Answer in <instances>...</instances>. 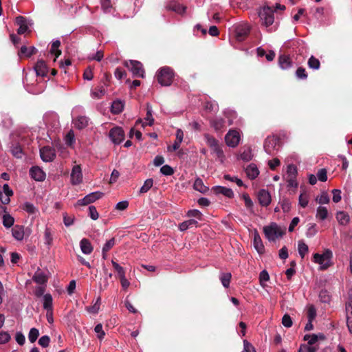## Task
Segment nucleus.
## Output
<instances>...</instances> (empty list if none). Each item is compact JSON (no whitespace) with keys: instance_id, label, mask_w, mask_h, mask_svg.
I'll list each match as a JSON object with an SVG mask.
<instances>
[{"instance_id":"f257e3e1","label":"nucleus","mask_w":352,"mask_h":352,"mask_svg":"<svg viewBox=\"0 0 352 352\" xmlns=\"http://www.w3.org/2000/svg\"><path fill=\"white\" fill-rule=\"evenodd\" d=\"M174 77L175 72L173 69L167 66L160 68L156 73L157 80L162 86H170Z\"/></svg>"},{"instance_id":"f03ea898","label":"nucleus","mask_w":352,"mask_h":352,"mask_svg":"<svg viewBox=\"0 0 352 352\" xmlns=\"http://www.w3.org/2000/svg\"><path fill=\"white\" fill-rule=\"evenodd\" d=\"M332 252L329 249H327L322 254H314L313 261L320 265V270H324L332 265Z\"/></svg>"},{"instance_id":"7ed1b4c3","label":"nucleus","mask_w":352,"mask_h":352,"mask_svg":"<svg viewBox=\"0 0 352 352\" xmlns=\"http://www.w3.org/2000/svg\"><path fill=\"white\" fill-rule=\"evenodd\" d=\"M258 16L261 25L265 28H269L274 22V10L270 6H263L258 10Z\"/></svg>"},{"instance_id":"20e7f679","label":"nucleus","mask_w":352,"mask_h":352,"mask_svg":"<svg viewBox=\"0 0 352 352\" xmlns=\"http://www.w3.org/2000/svg\"><path fill=\"white\" fill-rule=\"evenodd\" d=\"M263 232L265 237L270 241H276L285 234L282 228L276 223H271L270 225L264 226Z\"/></svg>"},{"instance_id":"39448f33","label":"nucleus","mask_w":352,"mask_h":352,"mask_svg":"<svg viewBox=\"0 0 352 352\" xmlns=\"http://www.w3.org/2000/svg\"><path fill=\"white\" fill-rule=\"evenodd\" d=\"M298 175V169L294 164H289L287 167L285 180L289 188H296L298 186L296 177Z\"/></svg>"},{"instance_id":"423d86ee","label":"nucleus","mask_w":352,"mask_h":352,"mask_svg":"<svg viewBox=\"0 0 352 352\" xmlns=\"http://www.w3.org/2000/svg\"><path fill=\"white\" fill-rule=\"evenodd\" d=\"M124 66L132 72L133 76L144 78V69L140 62L129 60L128 61H125Z\"/></svg>"},{"instance_id":"0eeeda50","label":"nucleus","mask_w":352,"mask_h":352,"mask_svg":"<svg viewBox=\"0 0 352 352\" xmlns=\"http://www.w3.org/2000/svg\"><path fill=\"white\" fill-rule=\"evenodd\" d=\"M278 139L275 136H269L267 137L265 142L263 148L265 151L270 155H273L275 154L276 151L278 150Z\"/></svg>"},{"instance_id":"6e6552de","label":"nucleus","mask_w":352,"mask_h":352,"mask_svg":"<svg viewBox=\"0 0 352 352\" xmlns=\"http://www.w3.org/2000/svg\"><path fill=\"white\" fill-rule=\"evenodd\" d=\"M241 135L237 130L231 129L226 135L225 140L226 144L230 147H236L240 142Z\"/></svg>"},{"instance_id":"1a4fd4ad","label":"nucleus","mask_w":352,"mask_h":352,"mask_svg":"<svg viewBox=\"0 0 352 352\" xmlns=\"http://www.w3.org/2000/svg\"><path fill=\"white\" fill-rule=\"evenodd\" d=\"M104 193L100 191L91 192L84 197L82 199L78 200L77 205L87 206L89 204L94 203L96 200L100 199L102 197Z\"/></svg>"},{"instance_id":"9d476101","label":"nucleus","mask_w":352,"mask_h":352,"mask_svg":"<svg viewBox=\"0 0 352 352\" xmlns=\"http://www.w3.org/2000/svg\"><path fill=\"white\" fill-rule=\"evenodd\" d=\"M109 136L115 144H120L124 138V133L121 127H113L109 131Z\"/></svg>"},{"instance_id":"9b49d317","label":"nucleus","mask_w":352,"mask_h":352,"mask_svg":"<svg viewBox=\"0 0 352 352\" xmlns=\"http://www.w3.org/2000/svg\"><path fill=\"white\" fill-rule=\"evenodd\" d=\"M82 172L80 165H75L72 169L70 182L72 185H78L82 182Z\"/></svg>"},{"instance_id":"f8f14e48","label":"nucleus","mask_w":352,"mask_h":352,"mask_svg":"<svg viewBox=\"0 0 352 352\" xmlns=\"http://www.w3.org/2000/svg\"><path fill=\"white\" fill-rule=\"evenodd\" d=\"M40 155L43 161L45 162H52L56 157L54 149L50 146H44L40 149Z\"/></svg>"},{"instance_id":"ddd939ff","label":"nucleus","mask_w":352,"mask_h":352,"mask_svg":"<svg viewBox=\"0 0 352 352\" xmlns=\"http://www.w3.org/2000/svg\"><path fill=\"white\" fill-rule=\"evenodd\" d=\"M16 24L19 26L17 33L19 34H23L26 32L29 31V25L31 23L27 20L26 18L22 16H18L15 20Z\"/></svg>"},{"instance_id":"4468645a","label":"nucleus","mask_w":352,"mask_h":352,"mask_svg":"<svg viewBox=\"0 0 352 352\" xmlns=\"http://www.w3.org/2000/svg\"><path fill=\"white\" fill-rule=\"evenodd\" d=\"M9 148L10 153L14 157L21 159L23 157V150L18 141H12Z\"/></svg>"},{"instance_id":"2eb2a0df","label":"nucleus","mask_w":352,"mask_h":352,"mask_svg":"<svg viewBox=\"0 0 352 352\" xmlns=\"http://www.w3.org/2000/svg\"><path fill=\"white\" fill-rule=\"evenodd\" d=\"M37 76L45 77L48 73V67L43 60H38L34 67Z\"/></svg>"},{"instance_id":"dca6fc26","label":"nucleus","mask_w":352,"mask_h":352,"mask_svg":"<svg viewBox=\"0 0 352 352\" xmlns=\"http://www.w3.org/2000/svg\"><path fill=\"white\" fill-rule=\"evenodd\" d=\"M30 175L38 182L44 181L46 177L45 173L38 166H32L30 170Z\"/></svg>"},{"instance_id":"f3484780","label":"nucleus","mask_w":352,"mask_h":352,"mask_svg":"<svg viewBox=\"0 0 352 352\" xmlns=\"http://www.w3.org/2000/svg\"><path fill=\"white\" fill-rule=\"evenodd\" d=\"M258 199L261 206H267L271 203L270 194L267 190L262 189L258 193Z\"/></svg>"},{"instance_id":"a211bd4d","label":"nucleus","mask_w":352,"mask_h":352,"mask_svg":"<svg viewBox=\"0 0 352 352\" xmlns=\"http://www.w3.org/2000/svg\"><path fill=\"white\" fill-rule=\"evenodd\" d=\"M89 118L85 116H79L74 118L72 121L74 126L78 129H82L87 127L89 124Z\"/></svg>"},{"instance_id":"6ab92c4d","label":"nucleus","mask_w":352,"mask_h":352,"mask_svg":"<svg viewBox=\"0 0 352 352\" xmlns=\"http://www.w3.org/2000/svg\"><path fill=\"white\" fill-rule=\"evenodd\" d=\"M32 280L37 284L45 285L47 282L48 278L43 272L38 269L35 272Z\"/></svg>"},{"instance_id":"aec40b11","label":"nucleus","mask_w":352,"mask_h":352,"mask_svg":"<svg viewBox=\"0 0 352 352\" xmlns=\"http://www.w3.org/2000/svg\"><path fill=\"white\" fill-rule=\"evenodd\" d=\"M167 9L175 12L177 14H183L185 13L186 7L176 1H171L166 6Z\"/></svg>"},{"instance_id":"412c9836","label":"nucleus","mask_w":352,"mask_h":352,"mask_svg":"<svg viewBox=\"0 0 352 352\" xmlns=\"http://www.w3.org/2000/svg\"><path fill=\"white\" fill-rule=\"evenodd\" d=\"M13 237L17 241H22L24 238V227L23 226L16 225L12 229Z\"/></svg>"},{"instance_id":"4be33fe9","label":"nucleus","mask_w":352,"mask_h":352,"mask_svg":"<svg viewBox=\"0 0 352 352\" xmlns=\"http://www.w3.org/2000/svg\"><path fill=\"white\" fill-rule=\"evenodd\" d=\"M80 247L82 252L85 254H90L94 250L90 241L85 238L81 239Z\"/></svg>"},{"instance_id":"5701e85b","label":"nucleus","mask_w":352,"mask_h":352,"mask_svg":"<svg viewBox=\"0 0 352 352\" xmlns=\"http://www.w3.org/2000/svg\"><path fill=\"white\" fill-rule=\"evenodd\" d=\"M245 173L250 179H254L258 177L259 170L254 164H250L245 169Z\"/></svg>"},{"instance_id":"b1692460","label":"nucleus","mask_w":352,"mask_h":352,"mask_svg":"<svg viewBox=\"0 0 352 352\" xmlns=\"http://www.w3.org/2000/svg\"><path fill=\"white\" fill-rule=\"evenodd\" d=\"M254 246L259 254L264 252L265 248L258 232H256L254 236Z\"/></svg>"},{"instance_id":"393cba45","label":"nucleus","mask_w":352,"mask_h":352,"mask_svg":"<svg viewBox=\"0 0 352 352\" xmlns=\"http://www.w3.org/2000/svg\"><path fill=\"white\" fill-rule=\"evenodd\" d=\"M336 217L338 223L342 226L347 225L350 221L349 215L344 211L338 212L336 213Z\"/></svg>"},{"instance_id":"a878e982","label":"nucleus","mask_w":352,"mask_h":352,"mask_svg":"<svg viewBox=\"0 0 352 352\" xmlns=\"http://www.w3.org/2000/svg\"><path fill=\"white\" fill-rule=\"evenodd\" d=\"M325 338L324 336L322 333L319 334H307L304 336V340L308 342L309 345H313L315 344L319 339L324 340Z\"/></svg>"},{"instance_id":"bb28decb","label":"nucleus","mask_w":352,"mask_h":352,"mask_svg":"<svg viewBox=\"0 0 352 352\" xmlns=\"http://www.w3.org/2000/svg\"><path fill=\"white\" fill-rule=\"evenodd\" d=\"M214 190L217 194H222L228 198H231L234 196L232 190L226 187L216 186Z\"/></svg>"},{"instance_id":"cd10ccee","label":"nucleus","mask_w":352,"mask_h":352,"mask_svg":"<svg viewBox=\"0 0 352 352\" xmlns=\"http://www.w3.org/2000/svg\"><path fill=\"white\" fill-rule=\"evenodd\" d=\"M278 63L283 69H287L292 66L290 58L286 55H280L278 58Z\"/></svg>"},{"instance_id":"c85d7f7f","label":"nucleus","mask_w":352,"mask_h":352,"mask_svg":"<svg viewBox=\"0 0 352 352\" xmlns=\"http://www.w3.org/2000/svg\"><path fill=\"white\" fill-rule=\"evenodd\" d=\"M250 29L246 26H240L236 28V36L238 41H243L248 34Z\"/></svg>"},{"instance_id":"c756f323","label":"nucleus","mask_w":352,"mask_h":352,"mask_svg":"<svg viewBox=\"0 0 352 352\" xmlns=\"http://www.w3.org/2000/svg\"><path fill=\"white\" fill-rule=\"evenodd\" d=\"M194 189L201 193H206L208 191L209 188L204 185L203 181L200 178H197L193 185Z\"/></svg>"},{"instance_id":"7c9ffc66","label":"nucleus","mask_w":352,"mask_h":352,"mask_svg":"<svg viewBox=\"0 0 352 352\" xmlns=\"http://www.w3.org/2000/svg\"><path fill=\"white\" fill-rule=\"evenodd\" d=\"M44 241L45 244L50 248L53 243V232L48 227H46L44 231Z\"/></svg>"},{"instance_id":"2f4dec72","label":"nucleus","mask_w":352,"mask_h":352,"mask_svg":"<svg viewBox=\"0 0 352 352\" xmlns=\"http://www.w3.org/2000/svg\"><path fill=\"white\" fill-rule=\"evenodd\" d=\"M328 215H329V211L326 207H324V206L318 207L317 210H316V219H318L320 221H324L328 217Z\"/></svg>"},{"instance_id":"473e14b6","label":"nucleus","mask_w":352,"mask_h":352,"mask_svg":"<svg viewBox=\"0 0 352 352\" xmlns=\"http://www.w3.org/2000/svg\"><path fill=\"white\" fill-rule=\"evenodd\" d=\"M212 126L217 131H221L226 127L225 120L221 118H217L210 122Z\"/></svg>"},{"instance_id":"72a5a7b5","label":"nucleus","mask_w":352,"mask_h":352,"mask_svg":"<svg viewBox=\"0 0 352 352\" xmlns=\"http://www.w3.org/2000/svg\"><path fill=\"white\" fill-rule=\"evenodd\" d=\"M43 308L47 311V310H53L52 307V296L50 294H46L43 296Z\"/></svg>"},{"instance_id":"f704fd0d","label":"nucleus","mask_w":352,"mask_h":352,"mask_svg":"<svg viewBox=\"0 0 352 352\" xmlns=\"http://www.w3.org/2000/svg\"><path fill=\"white\" fill-rule=\"evenodd\" d=\"M106 93L105 89L103 85H100L95 88V89L92 90L91 92V96L93 98H101L103 96H104Z\"/></svg>"},{"instance_id":"c9c22d12","label":"nucleus","mask_w":352,"mask_h":352,"mask_svg":"<svg viewBox=\"0 0 352 352\" xmlns=\"http://www.w3.org/2000/svg\"><path fill=\"white\" fill-rule=\"evenodd\" d=\"M36 52V49L34 47H27L26 46H22L20 49L19 55L25 56L26 57H30L34 54Z\"/></svg>"},{"instance_id":"e433bc0d","label":"nucleus","mask_w":352,"mask_h":352,"mask_svg":"<svg viewBox=\"0 0 352 352\" xmlns=\"http://www.w3.org/2000/svg\"><path fill=\"white\" fill-rule=\"evenodd\" d=\"M124 104L120 100L113 101L111 104V112L114 114H118L122 111Z\"/></svg>"},{"instance_id":"4c0bfd02","label":"nucleus","mask_w":352,"mask_h":352,"mask_svg":"<svg viewBox=\"0 0 352 352\" xmlns=\"http://www.w3.org/2000/svg\"><path fill=\"white\" fill-rule=\"evenodd\" d=\"M298 251L302 258H303L307 254L309 251V248L303 241H298Z\"/></svg>"},{"instance_id":"58836bf2","label":"nucleus","mask_w":352,"mask_h":352,"mask_svg":"<svg viewBox=\"0 0 352 352\" xmlns=\"http://www.w3.org/2000/svg\"><path fill=\"white\" fill-rule=\"evenodd\" d=\"M197 224V221L194 219H189L187 221H185L179 224V228L181 231H185L188 228L192 227V226H196Z\"/></svg>"},{"instance_id":"ea45409f","label":"nucleus","mask_w":352,"mask_h":352,"mask_svg":"<svg viewBox=\"0 0 352 352\" xmlns=\"http://www.w3.org/2000/svg\"><path fill=\"white\" fill-rule=\"evenodd\" d=\"M14 223V219L10 214L6 213L3 216V224L6 228H11Z\"/></svg>"},{"instance_id":"a19ab883","label":"nucleus","mask_w":352,"mask_h":352,"mask_svg":"<svg viewBox=\"0 0 352 352\" xmlns=\"http://www.w3.org/2000/svg\"><path fill=\"white\" fill-rule=\"evenodd\" d=\"M232 275L230 273H221L220 275V280L223 285V286L226 288H228L230 285V283L231 280Z\"/></svg>"},{"instance_id":"79ce46f5","label":"nucleus","mask_w":352,"mask_h":352,"mask_svg":"<svg viewBox=\"0 0 352 352\" xmlns=\"http://www.w3.org/2000/svg\"><path fill=\"white\" fill-rule=\"evenodd\" d=\"M252 156V149L250 148H245L240 154V158L245 162L250 161Z\"/></svg>"},{"instance_id":"37998d69","label":"nucleus","mask_w":352,"mask_h":352,"mask_svg":"<svg viewBox=\"0 0 352 352\" xmlns=\"http://www.w3.org/2000/svg\"><path fill=\"white\" fill-rule=\"evenodd\" d=\"M307 316L308 320H314L316 316V309L313 305L307 307Z\"/></svg>"},{"instance_id":"c03bdc74","label":"nucleus","mask_w":352,"mask_h":352,"mask_svg":"<svg viewBox=\"0 0 352 352\" xmlns=\"http://www.w3.org/2000/svg\"><path fill=\"white\" fill-rule=\"evenodd\" d=\"M316 201L320 204H327L329 203L330 199L328 194L323 192L316 198Z\"/></svg>"},{"instance_id":"a18cd8bd","label":"nucleus","mask_w":352,"mask_h":352,"mask_svg":"<svg viewBox=\"0 0 352 352\" xmlns=\"http://www.w3.org/2000/svg\"><path fill=\"white\" fill-rule=\"evenodd\" d=\"M153 181L152 179H147L143 186L140 188V193L143 194L147 192L153 186Z\"/></svg>"},{"instance_id":"49530a36","label":"nucleus","mask_w":352,"mask_h":352,"mask_svg":"<svg viewBox=\"0 0 352 352\" xmlns=\"http://www.w3.org/2000/svg\"><path fill=\"white\" fill-rule=\"evenodd\" d=\"M39 336V331L36 328H32L28 333V340L31 343H34Z\"/></svg>"},{"instance_id":"de8ad7c7","label":"nucleus","mask_w":352,"mask_h":352,"mask_svg":"<svg viewBox=\"0 0 352 352\" xmlns=\"http://www.w3.org/2000/svg\"><path fill=\"white\" fill-rule=\"evenodd\" d=\"M152 107L149 104H146V116L145 120L148 121V125L152 126L154 123V118L152 115Z\"/></svg>"},{"instance_id":"09e8293b","label":"nucleus","mask_w":352,"mask_h":352,"mask_svg":"<svg viewBox=\"0 0 352 352\" xmlns=\"http://www.w3.org/2000/svg\"><path fill=\"white\" fill-rule=\"evenodd\" d=\"M308 65L311 69H318L320 68V63L318 59L311 56L308 60Z\"/></svg>"},{"instance_id":"8fccbe9b","label":"nucleus","mask_w":352,"mask_h":352,"mask_svg":"<svg viewBox=\"0 0 352 352\" xmlns=\"http://www.w3.org/2000/svg\"><path fill=\"white\" fill-rule=\"evenodd\" d=\"M23 209L26 211L28 213L34 214L38 212L37 208L31 203L25 202L23 204Z\"/></svg>"},{"instance_id":"3c124183","label":"nucleus","mask_w":352,"mask_h":352,"mask_svg":"<svg viewBox=\"0 0 352 352\" xmlns=\"http://www.w3.org/2000/svg\"><path fill=\"white\" fill-rule=\"evenodd\" d=\"M319 298L322 302L329 303L331 300L329 292L327 290H322L319 294Z\"/></svg>"},{"instance_id":"603ef678","label":"nucleus","mask_w":352,"mask_h":352,"mask_svg":"<svg viewBox=\"0 0 352 352\" xmlns=\"http://www.w3.org/2000/svg\"><path fill=\"white\" fill-rule=\"evenodd\" d=\"M318 232L316 225L315 223H310L308 226L307 230L306 232V236L307 237H313L314 235L316 234Z\"/></svg>"},{"instance_id":"864d4df0","label":"nucleus","mask_w":352,"mask_h":352,"mask_svg":"<svg viewBox=\"0 0 352 352\" xmlns=\"http://www.w3.org/2000/svg\"><path fill=\"white\" fill-rule=\"evenodd\" d=\"M211 150L212 154L215 155L216 157H217L221 160H223L224 157L223 151L219 144H217L215 147L214 146L211 148Z\"/></svg>"},{"instance_id":"5fc2aeb1","label":"nucleus","mask_w":352,"mask_h":352,"mask_svg":"<svg viewBox=\"0 0 352 352\" xmlns=\"http://www.w3.org/2000/svg\"><path fill=\"white\" fill-rule=\"evenodd\" d=\"M65 143L68 146H72L75 142V135L72 130H70L65 138Z\"/></svg>"},{"instance_id":"6e6d98bb","label":"nucleus","mask_w":352,"mask_h":352,"mask_svg":"<svg viewBox=\"0 0 352 352\" xmlns=\"http://www.w3.org/2000/svg\"><path fill=\"white\" fill-rule=\"evenodd\" d=\"M309 203V196L307 193H301L299 196V204L301 207L305 208Z\"/></svg>"},{"instance_id":"4d7b16f0","label":"nucleus","mask_w":352,"mask_h":352,"mask_svg":"<svg viewBox=\"0 0 352 352\" xmlns=\"http://www.w3.org/2000/svg\"><path fill=\"white\" fill-rule=\"evenodd\" d=\"M104 57V52L102 50H98L96 54H90L88 59L90 60L100 61Z\"/></svg>"},{"instance_id":"13d9d810","label":"nucleus","mask_w":352,"mask_h":352,"mask_svg":"<svg viewBox=\"0 0 352 352\" xmlns=\"http://www.w3.org/2000/svg\"><path fill=\"white\" fill-rule=\"evenodd\" d=\"M111 263L113 268L117 272L119 277L125 276V271L122 266H120L118 263H116L113 260L111 261Z\"/></svg>"},{"instance_id":"bf43d9fd","label":"nucleus","mask_w":352,"mask_h":352,"mask_svg":"<svg viewBox=\"0 0 352 352\" xmlns=\"http://www.w3.org/2000/svg\"><path fill=\"white\" fill-rule=\"evenodd\" d=\"M116 244L115 238L108 240L102 247V252H109Z\"/></svg>"},{"instance_id":"052dcab7","label":"nucleus","mask_w":352,"mask_h":352,"mask_svg":"<svg viewBox=\"0 0 352 352\" xmlns=\"http://www.w3.org/2000/svg\"><path fill=\"white\" fill-rule=\"evenodd\" d=\"M207 144L211 148L215 147L218 144V141L214 138L213 137L209 135L208 134H206L204 135Z\"/></svg>"},{"instance_id":"680f3d73","label":"nucleus","mask_w":352,"mask_h":352,"mask_svg":"<svg viewBox=\"0 0 352 352\" xmlns=\"http://www.w3.org/2000/svg\"><path fill=\"white\" fill-rule=\"evenodd\" d=\"M95 332L97 333V337L100 340H102L104 336L105 333L102 329V325L101 324H98L94 328Z\"/></svg>"},{"instance_id":"e2e57ef3","label":"nucleus","mask_w":352,"mask_h":352,"mask_svg":"<svg viewBox=\"0 0 352 352\" xmlns=\"http://www.w3.org/2000/svg\"><path fill=\"white\" fill-rule=\"evenodd\" d=\"M282 324L287 328H289L292 326L293 322L289 314H286L283 316L282 318Z\"/></svg>"},{"instance_id":"0e129e2a","label":"nucleus","mask_w":352,"mask_h":352,"mask_svg":"<svg viewBox=\"0 0 352 352\" xmlns=\"http://www.w3.org/2000/svg\"><path fill=\"white\" fill-rule=\"evenodd\" d=\"M317 178L320 182H326L327 180V172L325 168L320 169L317 173Z\"/></svg>"},{"instance_id":"69168bd1","label":"nucleus","mask_w":352,"mask_h":352,"mask_svg":"<svg viewBox=\"0 0 352 352\" xmlns=\"http://www.w3.org/2000/svg\"><path fill=\"white\" fill-rule=\"evenodd\" d=\"M160 172L164 175L169 176L174 173V170L172 167L168 165H164L160 168Z\"/></svg>"},{"instance_id":"338daca9","label":"nucleus","mask_w":352,"mask_h":352,"mask_svg":"<svg viewBox=\"0 0 352 352\" xmlns=\"http://www.w3.org/2000/svg\"><path fill=\"white\" fill-rule=\"evenodd\" d=\"M242 352H256L255 348L248 340H243V350Z\"/></svg>"},{"instance_id":"774afa93","label":"nucleus","mask_w":352,"mask_h":352,"mask_svg":"<svg viewBox=\"0 0 352 352\" xmlns=\"http://www.w3.org/2000/svg\"><path fill=\"white\" fill-rule=\"evenodd\" d=\"M316 350L317 349L315 346L302 344L300 345L298 352H316Z\"/></svg>"}]
</instances>
